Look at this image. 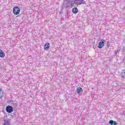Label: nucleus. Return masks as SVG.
I'll use <instances>...</instances> for the list:
<instances>
[{
	"instance_id": "nucleus-13",
	"label": "nucleus",
	"mask_w": 125,
	"mask_h": 125,
	"mask_svg": "<svg viewBox=\"0 0 125 125\" xmlns=\"http://www.w3.org/2000/svg\"><path fill=\"white\" fill-rule=\"evenodd\" d=\"M106 46H107V47H110V42H109V41H108L106 43Z\"/></svg>"
},
{
	"instance_id": "nucleus-15",
	"label": "nucleus",
	"mask_w": 125,
	"mask_h": 125,
	"mask_svg": "<svg viewBox=\"0 0 125 125\" xmlns=\"http://www.w3.org/2000/svg\"><path fill=\"white\" fill-rule=\"evenodd\" d=\"M11 102H13V101H9V103H11Z\"/></svg>"
},
{
	"instance_id": "nucleus-12",
	"label": "nucleus",
	"mask_w": 125,
	"mask_h": 125,
	"mask_svg": "<svg viewBox=\"0 0 125 125\" xmlns=\"http://www.w3.org/2000/svg\"><path fill=\"white\" fill-rule=\"evenodd\" d=\"M121 77H122L123 79H125V69H124L123 70L122 73H121Z\"/></svg>"
},
{
	"instance_id": "nucleus-8",
	"label": "nucleus",
	"mask_w": 125,
	"mask_h": 125,
	"mask_svg": "<svg viewBox=\"0 0 125 125\" xmlns=\"http://www.w3.org/2000/svg\"><path fill=\"white\" fill-rule=\"evenodd\" d=\"M72 11L74 14H77V13L78 12L79 10L78 8H74L72 9Z\"/></svg>"
},
{
	"instance_id": "nucleus-4",
	"label": "nucleus",
	"mask_w": 125,
	"mask_h": 125,
	"mask_svg": "<svg viewBox=\"0 0 125 125\" xmlns=\"http://www.w3.org/2000/svg\"><path fill=\"white\" fill-rule=\"evenodd\" d=\"M104 42H105V40H103V41L100 42L99 43L98 48L101 49L104 46V45L105 44Z\"/></svg>"
},
{
	"instance_id": "nucleus-14",
	"label": "nucleus",
	"mask_w": 125,
	"mask_h": 125,
	"mask_svg": "<svg viewBox=\"0 0 125 125\" xmlns=\"http://www.w3.org/2000/svg\"><path fill=\"white\" fill-rule=\"evenodd\" d=\"M12 106H16V107H17V104L16 103H12Z\"/></svg>"
},
{
	"instance_id": "nucleus-6",
	"label": "nucleus",
	"mask_w": 125,
	"mask_h": 125,
	"mask_svg": "<svg viewBox=\"0 0 125 125\" xmlns=\"http://www.w3.org/2000/svg\"><path fill=\"white\" fill-rule=\"evenodd\" d=\"M49 47H50V45H49V43L48 42H47L44 46V48L45 50H48L49 49Z\"/></svg>"
},
{
	"instance_id": "nucleus-2",
	"label": "nucleus",
	"mask_w": 125,
	"mask_h": 125,
	"mask_svg": "<svg viewBox=\"0 0 125 125\" xmlns=\"http://www.w3.org/2000/svg\"><path fill=\"white\" fill-rule=\"evenodd\" d=\"M6 111L9 113H12L13 112V107L11 105H8L6 107Z\"/></svg>"
},
{
	"instance_id": "nucleus-10",
	"label": "nucleus",
	"mask_w": 125,
	"mask_h": 125,
	"mask_svg": "<svg viewBox=\"0 0 125 125\" xmlns=\"http://www.w3.org/2000/svg\"><path fill=\"white\" fill-rule=\"evenodd\" d=\"M4 56H5V54H4L3 51L0 49V57L3 58Z\"/></svg>"
},
{
	"instance_id": "nucleus-5",
	"label": "nucleus",
	"mask_w": 125,
	"mask_h": 125,
	"mask_svg": "<svg viewBox=\"0 0 125 125\" xmlns=\"http://www.w3.org/2000/svg\"><path fill=\"white\" fill-rule=\"evenodd\" d=\"M76 92H77V94L80 95L81 94V92H83V88L81 87H77Z\"/></svg>"
},
{
	"instance_id": "nucleus-11",
	"label": "nucleus",
	"mask_w": 125,
	"mask_h": 125,
	"mask_svg": "<svg viewBox=\"0 0 125 125\" xmlns=\"http://www.w3.org/2000/svg\"><path fill=\"white\" fill-rule=\"evenodd\" d=\"M3 97V91L2 88H0V98H1Z\"/></svg>"
},
{
	"instance_id": "nucleus-7",
	"label": "nucleus",
	"mask_w": 125,
	"mask_h": 125,
	"mask_svg": "<svg viewBox=\"0 0 125 125\" xmlns=\"http://www.w3.org/2000/svg\"><path fill=\"white\" fill-rule=\"evenodd\" d=\"M108 124L111 125H118V123H117V122L114 121L112 120H111L109 121Z\"/></svg>"
},
{
	"instance_id": "nucleus-9",
	"label": "nucleus",
	"mask_w": 125,
	"mask_h": 125,
	"mask_svg": "<svg viewBox=\"0 0 125 125\" xmlns=\"http://www.w3.org/2000/svg\"><path fill=\"white\" fill-rule=\"evenodd\" d=\"M3 125H10V123L9 122V121L8 120H4Z\"/></svg>"
},
{
	"instance_id": "nucleus-3",
	"label": "nucleus",
	"mask_w": 125,
	"mask_h": 125,
	"mask_svg": "<svg viewBox=\"0 0 125 125\" xmlns=\"http://www.w3.org/2000/svg\"><path fill=\"white\" fill-rule=\"evenodd\" d=\"M75 1H77L76 4L77 5H81V4H85V1H84V0H75Z\"/></svg>"
},
{
	"instance_id": "nucleus-1",
	"label": "nucleus",
	"mask_w": 125,
	"mask_h": 125,
	"mask_svg": "<svg viewBox=\"0 0 125 125\" xmlns=\"http://www.w3.org/2000/svg\"><path fill=\"white\" fill-rule=\"evenodd\" d=\"M13 12L15 15H18L20 13V8L18 6L14 7L13 10Z\"/></svg>"
}]
</instances>
